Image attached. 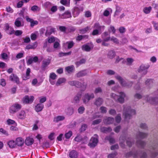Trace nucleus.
<instances>
[{
  "label": "nucleus",
  "mask_w": 158,
  "mask_h": 158,
  "mask_svg": "<svg viewBox=\"0 0 158 158\" xmlns=\"http://www.w3.org/2000/svg\"><path fill=\"white\" fill-rule=\"evenodd\" d=\"M108 35L107 32H104L102 35V38L103 39V42L102 45L104 46H108V44L106 43V42L109 41L110 40V37H108L106 38V37Z\"/></svg>",
  "instance_id": "nucleus-6"
},
{
  "label": "nucleus",
  "mask_w": 158,
  "mask_h": 158,
  "mask_svg": "<svg viewBox=\"0 0 158 158\" xmlns=\"http://www.w3.org/2000/svg\"><path fill=\"white\" fill-rule=\"evenodd\" d=\"M66 112L69 115L72 114L74 112V110L72 107H68L66 110Z\"/></svg>",
  "instance_id": "nucleus-44"
},
{
  "label": "nucleus",
  "mask_w": 158,
  "mask_h": 158,
  "mask_svg": "<svg viewBox=\"0 0 158 158\" xmlns=\"http://www.w3.org/2000/svg\"><path fill=\"white\" fill-rule=\"evenodd\" d=\"M37 46V44L36 43H34L32 45L29 44L27 45L26 48L27 49H35Z\"/></svg>",
  "instance_id": "nucleus-35"
},
{
  "label": "nucleus",
  "mask_w": 158,
  "mask_h": 158,
  "mask_svg": "<svg viewBox=\"0 0 158 158\" xmlns=\"http://www.w3.org/2000/svg\"><path fill=\"white\" fill-rule=\"evenodd\" d=\"M108 31L110 33H112L114 34L116 31V29L113 26L111 25L108 28Z\"/></svg>",
  "instance_id": "nucleus-38"
},
{
  "label": "nucleus",
  "mask_w": 158,
  "mask_h": 158,
  "mask_svg": "<svg viewBox=\"0 0 158 158\" xmlns=\"http://www.w3.org/2000/svg\"><path fill=\"white\" fill-rule=\"evenodd\" d=\"M0 84L2 87L5 86L6 85V82L5 79H1L0 80Z\"/></svg>",
  "instance_id": "nucleus-57"
},
{
  "label": "nucleus",
  "mask_w": 158,
  "mask_h": 158,
  "mask_svg": "<svg viewBox=\"0 0 158 158\" xmlns=\"http://www.w3.org/2000/svg\"><path fill=\"white\" fill-rule=\"evenodd\" d=\"M152 23L153 25L154 29L156 31H158V23L155 21H152Z\"/></svg>",
  "instance_id": "nucleus-60"
},
{
  "label": "nucleus",
  "mask_w": 158,
  "mask_h": 158,
  "mask_svg": "<svg viewBox=\"0 0 158 158\" xmlns=\"http://www.w3.org/2000/svg\"><path fill=\"white\" fill-rule=\"evenodd\" d=\"M31 10L33 11H39L40 8L37 6H34L31 7Z\"/></svg>",
  "instance_id": "nucleus-54"
},
{
  "label": "nucleus",
  "mask_w": 158,
  "mask_h": 158,
  "mask_svg": "<svg viewBox=\"0 0 158 158\" xmlns=\"http://www.w3.org/2000/svg\"><path fill=\"white\" fill-rule=\"evenodd\" d=\"M5 30L7 33L10 35L14 34L15 31L14 29L7 24L5 25Z\"/></svg>",
  "instance_id": "nucleus-14"
},
{
  "label": "nucleus",
  "mask_w": 158,
  "mask_h": 158,
  "mask_svg": "<svg viewBox=\"0 0 158 158\" xmlns=\"http://www.w3.org/2000/svg\"><path fill=\"white\" fill-rule=\"evenodd\" d=\"M85 109V108L82 106L80 107L78 110V112L80 114H82L83 113Z\"/></svg>",
  "instance_id": "nucleus-56"
},
{
  "label": "nucleus",
  "mask_w": 158,
  "mask_h": 158,
  "mask_svg": "<svg viewBox=\"0 0 158 158\" xmlns=\"http://www.w3.org/2000/svg\"><path fill=\"white\" fill-rule=\"evenodd\" d=\"M72 135V132L69 131L65 134V136L66 139H69L71 137Z\"/></svg>",
  "instance_id": "nucleus-62"
},
{
  "label": "nucleus",
  "mask_w": 158,
  "mask_h": 158,
  "mask_svg": "<svg viewBox=\"0 0 158 158\" xmlns=\"http://www.w3.org/2000/svg\"><path fill=\"white\" fill-rule=\"evenodd\" d=\"M66 44H68V48L69 49L72 48L74 44V43L73 41L68 42Z\"/></svg>",
  "instance_id": "nucleus-61"
},
{
  "label": "nucleus",
  "mask_w": 158,
  "mask_h": 158,
  "mask_svg": "<svg viewBox=\"0 0 158 158\" xmlns=\"http://www.w3.org/2000/svg\"><path fill=\"white\" fill-rule=\"evenodd\" d=\"M81 95H79V94H77L74 97L73 102L75 103H77L79 102V99L81 97Z\"/></svg>",
  "instance_id": "nucleus-43"
},
{
  "label": "nucleus",
  "mask_w": 158,
  "mask_h": 158,
  "mask_svg": "<svg viewBox=\"0 0 158 158\" xmlns=\"http://www.w3.org/2000/svg\"><path fill=\"white\" fill-rule=\"evenodd\" d=\"M117 153L114 152L109 154L108 156V158H117Z\"/></svg>",
  "instance_id": "nucleus-49"
},
{
  "label": "nucleus",
  "mask_w": 158,
  "mask_h": 158,
  "mask_svg": "<svg viewBox=\"0 0 158 158\" xmlns=\"http://www.w3.org/2000/svg\"><path fill=\"white\" fill-rule=\"evenodd\" d=\"M123 112V115L124 116L126 119H130L132 115L135 114V110L131 109L130 107H128L126 109L124 108Z\"/></svg>",
  "instance_id": "nucleus-1"
},
{
  "label": "nucleus",
  "mask_w": 158,
  "mask_h": 158,
  "mask_svg": "<svg viewBox=\"0 0 158 158\" xmlns=\"http://www.w3.org/2000/svg\"><path fill=\"white\" fill-rule=\"evenodd\" d=\"M37 36V33L35 32L34 33H32L31 35V38L32 40H36Z\"/></svg>",
  "instance_id": "nucleus-53"
},
{
  "label": "nucleus",
  "mask_w": 158,
  "mask_h": 158,
  "mask_svg": "<svg viewBox=\"0 0 158 158\" xmlns=\"http://www.w3.org/2000/svg\"><path fill=\"white\" fill-rule=\"evenodd\" d=\"M145 83L147 86L150 87L153 85L154 83V81L152 79H148L146 80Z\"/></svg>",
  "instance_id": "nucleus-25"
},
{
  "label": "nucleus",
  "mask_w": 158,
  "mask_h": 158,
  "mask_svg": "<svg viewBox=\"0 0 158 158\" xmlns=\"http://www.w3.org/2000/svg\"><path fill=\"white\" fill-rule=\"evenodd\" d=\"M9 78L10 81L15 82L17 83H18L19 82V78L16 75L14 74H11Z\"/></svg>",
  "instance_id": "nucleus-17"
},
{
  "label": "nucleus",
  "mask_w": 158,
  "mask_h": 158,
  "mask_svg": "<svg viewBox=\"0 0 158 158\" xmlns=\"http://www.w3.org/2000/svg\"><path fill=\"white\" fill-rule=\"evenodd\" d=\"M101 130L102 132H106L111 131V129L110 127H102L101 128Z\"/></svg>",
  "instance_id": "nucleus-46"
},
{
  "label": "nucleus",
  "mask_w": 158,
  "mask_h": 158,
  "mask_svg": "<svg viewBox=\"0 0 158 158\" xmlns=\"http://www.w3.org/2000/svg\"><path fill=\"white\" fill-rule=\"evenodd\" d=\"M152 10V7L151 6L144 7L143 9V12L145 14H148L150 13Z\"/></svg>",
  "instance_id": "nucleus-32"
},
{
  "label": "nucleus",
  "mask_w": 158,
  "mask_h": 158,
  "mask_svg": "<svg viewBox=\"0 0 158 158\" xmlns=\"http://www.w3.org/2000/svg\"><path fill=\"white\" fill-rule=\"evenodd\" d=\"M148 134L146 133L139 132L137 134V138L143 139L147 136Z\"/></svg>",
  "instance_id": "nucleus-24"
},
{
  "label": "nucleus",
  "mask_w": 158,
  "mask_h": 158,
  "mask_svg": "<svg viewBox=\"0 0 158 158\" xmlns=\"http://www.w3.org/2000/svg\"><path fill=\"white\" fill-rule=\"evenodd\" d=\"M17 126L15 125V126H11L10 128V131H18L19 129L16 127Z\"/></svg>",
  "instance_id": "nucleus-52"
},
{
  "label": "nucleus",
  "mask_w": 158,
  "mask_h": 158,
  "mask_svg": "<svg viewBox=\"0 0 158 158\" xmlns=\"http://www.w3.org/2000/svg\"><path fill=\"white\" fill-rule=\"evenodd\" d=\"M0 133H2L6 136L9 135L8 131L2 128H0Z\"/></svg>",
  "instance_id": "nucleus-51"
},
{
  "label": "nucleus",
  "mask_w": 158,
  "mask_h": 158,
  "mask_svg": "<svg viewBox=\"0 0 158 158\" xmlns=\"http://www.w3.org/2000/svg\"><path fill=\"white\" fill-rule=\"evenodd\" d=\"M69 84L71 85H75L76 87H79L81 86V83L78 81H72L69 82Z\"/></svg>",
  "instance_id": "nucleus-31"
},
{
  "label": "nucleus",
  "mask_w": 158,
  "mask_h": 158,
  "mask_svg": "<svg viewBox=\"0 0 158 158\" xmlns=\"http://www.w3.org/2000/svg\"><path fill=\"white\" fill-rule=\"evenodd\" d=\"M82 48L83 50L87 52L90 51L91 49V47L88 45H84L82 46Z\"/></svg>",
  "instance_id": "nucleus-40"
},
{
  "label": "nucleus",
  "mask_w": 158,
  "mask_h": 158,
  "mask_svg": "<svg viewBox=\"0 0 158 158\" xmlns=\"http://www.w3.org/2000/svg\"><path fill=\"white\" fill-rule=\"evenodd\" d=\"M145 99L148 102L152 104L158 103V98H153L152 97L149 96H147Z\"/></svg>",
  "instance_id": "nucleus-10"
},
{
  "label": "nucleus",
  "mask_w": 158,
  "mask_h": 158,
  "mask_svg": "<svg viewBox=\"0 0 158 158\" xmlns=\"http://www.w3.org/2000/svg\"><path fill=\"white\" fill-rule=\"evenodd\" d=\"M65 118V117L63 115H59L55 117L54 119V121L58 122L59 121H63Z\"/></svg>",
  "instance_id": "nucleus-26"
},
{
  "label": "nucleus",
  "mask_w": 158,
  "mask_h": 158,
  "mask_svg": "<svg viewBox=\"0 0 158 158\" xmlns=\"http://www.w3.org/2000/svg\"><path fill=\"white\" fill-rule=\"evenodd\" d=\"M60 16L61 18L66 19L71 17L72 15L70 12L67 11L64 14L60 15Z\"/></svg>",
  "instance_id": "nucleus-16"
},
{
  "label": "nucleus",
  "mask_w": 158,
  "mask_h": 158,
  "mask_svg": "<svg viewBox=\"0 0 158 158\" xmlns=\"http://www.w3.org/2000/svg\"><path fill=\"white\" fill-rule=\"evenodd\" d=\"M66 81V79L64 78H59L57 80L56 83H55V85L56 86H58L62 83H64Z\"/></svg>",
  "instance_id": "nucleus-21"
},
{
  "label": "nucleus",
  "mask_w": 158,
  "mask_h": 158,
  "mask_svg": "<svg viewBox=\"0 0 158 158\" xmlns=\"http://www.w3.org/2000/svg\"><path fill=\"white\" fill-rule=\"evenodd\" d=\"M31 73V69L28 68L27 69L26 74L23 75L22 78L23 80H26L30 78V74Z\"/></svg>",
  "instance_id": "nucleus-20"
},
{
  "label": "nucleus",
  "mask_w": 158,
  "mask_h": 158,
  "mask_svg": "<svg viewBox=\"0 0 158 158\" xmlns=\"http://www.w3.org/2000/svg\"><path fill=\"white\" fill-rule=\"evenodd\" d=\"M103 121L105 124H110L113 123L114 119L112 118L106 117L104 119Z\"/></svg>",
  "instance_id": "nucleus-18"
},
{
  "label": "nucleus",
  "mask_w": 158,
  "mask_h": 158,
  "mask_svg": "<svg viewBox=\"0 0 158 158\" xmlns=\"http://www.w3.org/2000/svg\"><path fill=\"white\" fill-rule=\"evenodd\" d=\"M98 142V136L95 135L91 138L88 145L90 147H94L97 145Z\"/></svg>",
  "instance_id": "nucleus-5"
},
{
  "label": "nucleus",
  "mask_w": 158,
  "mask_h": 158,
  "mask_svg": "<svg viewBox=\"0 0 158 158\" xmlns=\"http://www.w3.org/2000/svg\"><path fill=\"white\" fill-rule=\"evenodd\" d=\"M39 99L40 102L43 103L46 101V98L45 96H42L39 97Z\"/></svg>",
  "instance_id": "nucleus-59"
},
{
  "label": "nucleus",
  "mask_w": 158,
  "mask_h": 158,
  "mask_svg": "<svg viewBox=\"0 0 158 158\" xmlns=\"http://www.w3.org/2000/svg\"><path fill=\"white\" fill-rule=\"evenodd\" d=\"M23 19L20 17L17 18L15 22V25L17 27H19L23 26Z\"/></svg>",
  "instance_id": "nucleus-11"
},
{
  "label": "nucleus",
  "mask_w": 158,
  "mask_h": 158,
  "mask_svg": "<svg viewBox=\"0 0 158 158\" xmlns=\"http://www.w3.org/2000/svg\"><path fill=\"white\" fill-rule=\"evenodd\" d=\"M134 61V60L131 58H127L126 60V62L127 65H131Z\"/></svg>",
  "instance_id": "nucleus-45"
},
{
  "label": "nucleus",
  "mask_w": 158,
  "mask_h": 158,
  "mask_svg": "<svg viewBox=\"0 0 158 158\" xmlns=\"http://www.w3.org/2000/svg\"><path fill=\"white\" fill-rule=\"evenodd\" d=\"M60 2L63 5L68 6L69 4L70 0H61Z\"/></svg>",
  "instance_id": "nucleus-47"
},
{
  "label": "nucleus",
  "mask_w": 158,
  "mask_h": 158,
  "mask_svg": "<svg viewBox=\"0 0 158 158\" xmlns=\"http://www.w3.org/2000/svg\"><path fill=\"white\" fill-rule=\"evenodd\" d=\"M54 31V29L51 27H48L46 28V31L45 33L47 36L50 35Z\"/></svg>",
  "instance_id": "nucleus-22"
},
{
  "label": "nucleus",
  "mask_w": 158,
  "mask_h": 158,
  "mask_svg": "<svg viewBox=\"0 0 158 158\" xmlns=\"http://www.w3.org/2000/svg\"><path fill=\"white\" fill-rule=\"evenodd\" d=\"M80 13L79 10L78 8H75L73 12V16L75 17L77 16Z\"/></svg>",
  "instance_id": "nucleus-36"
},
{
  "label": "nucleus",
  "mask_w": 158,
  "mask_h": 158,
  "mask_svg": "<svg viewBox=\"0 0 158 158\" xmlns=\"http://www.w3.org/2000/svg\"><path fill=\"white\" fill-rule=\"evenodd\" d=\"M119 97L118 98V101L121 103L124 102V98L125 97V94L123 92H120L119 93Z\"/></svg>",
  "instance_id": "nucleus-19"
},
{
  "label": "nucleus",
  "mask_w": 158,
  "mask_h": 158,
  "mask_svg": "<svg viewBox=\"0 0 158 158\" xmlns=\"http://www.w3.org/2000/svg\"><path fill=\"white\" fill-rule=\"evenodd\" d=\"M23 33V32L21 30H17L14 31V33L16 36H19L21 35Z\"/></svg>",
  "instance_id": "nucleus-58"
},
{
  "label": "nucleus",
  "mask_w": 158,
  "mask_h": 158,
  "mask_svg": "<svg viewBox=\"0 0 158 158\" xmlns=\"http://www.w3.org/2000/svg\"><path fill=\"white\" fill-rule=\"evenodd\" d=\"M69 156L71 158H76L78 156V154L77 152L73 150L69 153Z\"/></svg>",
  "instance_id": "nucleus-28"
},
{
  "label": "nucleus",
  "mask_w": 158,
  "mask_h": 158,
  "mask_svg": "<svg viewBox=\"0 0 158 158\" xmlns=\"http://www.w3.org/2000/svg\"><path fill=\"white\" fill-rule=\"evenodd\" d=\"M25 18L27 22H30L31 26V27H33L38 23L37 21L33 20L32 19L29 18L28 16H26L25 17Z\"/></svg>",
  "instance_id": "nucleus-15"
},
{
  "label": "nucleus",
  "mask_w": 158,
  "mask_h": 158,
  "mask_svg": "<svg viewBox=\"0 0 158 158\" xmlns=\"http://www.w3.org/2000/svg\"><path fill=\"white\" fill-rule=\"evenodd\" d=\"M103 101L102 98H98L96 99L95 104L97 106H100L102 104Z\"/></svg>",
  "instance_id": "nucleus-39"
},
{
  "label": "nucleus",
  "mask_w": 158,
  "mask_h": 158,
  "mask_svg": "<svg viewBox=\"0 0 158 158\" xmlns=\"http://www.w3.org/2000/svg\"><path fill=\"white\" fill-rule=\"evenodd\" d=\"M94 98V95L93 94H85L83 98V101L85 103H86L90 99Z\"/></svg>",
  "instance_id": "nucleus-8"
},
{
  "label": "nucleus",
  "mask_w": 158,
  "mask_h": 158,
  "mask_svg": "<svg viewBox=\"0 0 158 158\" xmlns=\"http://www.w3.org/2000/svg\"><path fill=\"white\" fill-rule=\"evenodd\" d=\"M106 139L108 140L110 143H113L114 142V139L110 136L106 137Z\"/></svg>",
  "instance_id": "nucleus-63"
},
{
  "label": "nucleus",
  "mask_w": 158,
  "mask_h": 158,
  "mask_svg": "<svg viewBox=\"0 0 158 158\" xmlns=\"http://www.w3.org/2000/svg\"><path fill=\"white\" fill-rule=\"evenodd\" d=\"M55 135L54 133H51L48 136V139L51 140H53L54 138Z\"/></svg>",
  "instance_id": "nucleus-64"
},
{
  "label": "nucleus",
  "mask_w": 158,
  "mask_h": 158,
  "mask_svg": "<svg viewBox=\"0 0 158 158\" xmlns=\"http://www.w3.org/2000/svg\"><path fill=\"white\" fill-rule=\"evenodd\" d=\"M57 40V39L53 36H51L48 38V41L49 43H51L55 42V41Z\"/></svg>",
  "instance_id": "nucleus-42"
},
{
  "label": "nucleus",
  "mask_w": 158,
  "mask_h": 158,
  "mask_svg": "<svg viewBox=\"0 0 158 158\" xmlns=\"http://www.w3.org/2000/svg\"><path fill=\"white\" fill-rule=\"evenodd\" d=\"M115 53L112 51H109L108 54V56L110 59L113 58L115 56Z\"/></svg>",
  "instance_id": "nucleus-41"
},
{
  "label": "nucleus",
  "mask_w": 158,
  "mask_h": 158,
  "mask_svg": "<svg viewBox=\"0 0 158 158\" xmlns=\"http://www.w3.org/2000/svg\"><path fill=\"white\" fill-rule=\"evenodd\" d=\"M26 114L25 112L23 110H21L17 115L19 119L23 120L25 118Z\"/></svg>",
  "instance_id": "nucleus-13"
},
{
  "label": "nucleus",
  "mask_w": 158,
  "mask_h": 158,
  "mask_svg": "<svg viewBox=\"0 0 158 158\" xmlns=\"http://www.w3.org/2000/svg\"><path fill=\"white\" fill-rule=\"evenodd\" d=\"M7 144L10 148H14L16 147L15 141L13 140H9L7 142Z\"/></svg>",
  "instance_id": "nucleus-23"
},
{
  "label": "nucleus",
  "mask_w": 158,
  "mask_h": 158,
  "mask_svg": "<svg viewBox=\"0 0 158 158\" xmlns=\"http://www.w3.org/2000/svg\"><path fill=\"white\" fill-rule=\"evenodd\" d=\"M149 67V65L142 64L138 69V71L141 74L144 75H145L148 72L147 70Z\"/></svg>",
  "instance_id": "nucleus-3"
},
{
  "label": "nucleus",
  "mask_w": 158,
  "mask_h": 158,
  "mask_svg": "<svg viewBox=\"0 0 158 158\" xmlns=\"http://www.w3.org/2000/svg\"><path fill=\"white\" fill-rule=\"evenodd\" d=\"M44 106L42 104H38L35 107V110L36 112L41 111L44 108Z\"/></svg>",
  "instance_id": "nucleus-27"
},
{
  "label": "nucleus",
  "mask_w": 158,
  "mask_h": 158,
  "mask_svg": "<svg viewBox=\"0 0 158 158\" xmlns=\"http://www.w3.org/2000/svg\"><path fill=\"white\" fill-rule=\"evenodd\" d=\"M88 72L86 70L81 71L76 74V76L78 77H80L86 75Z\"/></svg>",
  "instance_id": "nucleus-29"
},
{
  "label": "nucleus",
  "mask_w": 158,
  "mask_h": 158,
  "mask_svg": "<svg viewBox=\"0 0 158 158\" xmlns=\"http://www.w3.org/2000/svg\"><path fill=\"white\" fill-rule=\"evenodd\" d=\"M111 41L113 42L116 44H118L119 43L118 40L116 37L114 36H112L111 38L110 37V40Z\"/></svg>",
  "instance_id": "nucleus-48"
},
{
  "label": "nucleus",
  "mask_w": 158,
  "mask_h": 158,
  "mask_svg": "<svg viewBox=\"0 0 158 158\" xmlns=\"http://www.w3.org/2000/svg\"><path fill=\"white\" fill-rule=\"evenodd\" d=\"M49 81L50 84L53 85L55 84V82L54 81L57 78V76L54 73H52L50 74L49 76Z\"/></svg>",
  "instance_id": "nucleus-9"
},
{
  "label": "nucleus",
  "mask_w": 158,
  "mask_h": 158,
  "mask_svg": "<svg viewBox=\"0 0 158 158\" xmlns=\"http://www.w3.org/2000/svg\"><path fill=\"white\" fill-rule=\"evenodd\" d=\"M74 69V66L73 65L68 66L65 68L66 71L69 73L73 72Z\"/></svg>",
  "instance_id": "nucleus-37"
},
{
  "label": "nucleus",
  "mask_w": 158,
  "mask_h": 158,
  "mask_svg": "<svg viewBox=\"0 0 158 158\" xmlns=\"http://www.w3.org/2000/svg\"><path fill=\"white\" fill-rule=\"evenodd\" d=\"M121 120V115L118 114L115 118V122L117 123H119Z\"/></svg>",
  "instance_id": "nucleus-55"
},
{
  "label": "nucleus",
  "mask_w": 158,
  "mask_h": 158,
  "mask_svg": "<svg viewBox=\"0 0 158 158\" xmlns=\"http://www.w3.org/2000/svg\"><path fill=\"white\" fill-rule=\"evenodd\" d=\"M6 124L9 125L15 124L16 126H17V124L15 121L10 118L8 119L6 121Z\"/></svg>",
  "instance_id": "nucleus-33"
},
{
  "label": "nucleus",
  "mask_w": 158,
  "mask_h": 158,
  "mask_svg": "<svg viewBox=\"0 0 158 158\" xmlns=\"http://www.w3.org/2000/svg\"><path fill=\"white\" fill-rule=\"evenodd\" d=\"M25 142L26 145L28 146L30 145L33 144V139L31 138L27 137L26 138Z\"/></svg>",
  "instance_id": "nucleus-30"
},
{
  "label": "nucleus",
  "mask_w": 158,
  "mask_h": 158,
  "mask_svg": "<svg viewBox=\"0 0 158 158\" xmlns=\"http://www.w3.org/2000/svg\"><path fill=\"white\" fill-rule=\"evenodd\" d=\"M27 10L25 8H23L21 10L20 13H19V15L20 16H21L24 17V14H27V12L26 11V10Z\"/></svg>",
  "instance_id": "nucleus-50"
},
{
  "label": "nucleus",
  "mask_w": 158,
  "mask_h": 158,
  "mask_svg": "<svg viewBox=\"0 0 158 158\" xmlns=\"http://www.w3.org/2000/svg\"><path fill=\"white\" fill-rule=\"evenodd\" d=\"M34 99V97L33 96H25L22 99V102L25 104H27L32 103Z\"/></svg>",
  "instance_id": "nucleus-4"
},
{
  "label": "nucleus",
  "mask_w": 158,
  "mask_h": 158,
  "mask_svg": "<svg viewBox=\"0 0 158 158\" xmlns=\"http://www.w3.org/2000/svg\"><path fill=\"white\" fill-rule=\"evenodd\" d=\"M22 106L21 104L18 103H15L9 108V112L11 114H14L20 110Z\"/></svg>",
  "instance_id": "nucleus-2"
},
{
  "label": "nucleus",
  "mask_w": 158,
  "mask_h": 158,
  "mask_svg": "<svg viewBox=\"0 0 158 158\" xmlns=\"http://www.w3.org/2000/svg\"><path fill=\"white\" fill-rule=\"evenodd\" d=\"M50 60L48 59L44 60L43 61L42 66L43 67H45L47 66L50 62Z\"/></svg>",
  "instance_id": "nucleus-34"
},
{
  "label": "nucleus",
  "mask_w": 158,
  "mask_h": 158,
  "mask_svg": "<svg viewBox=\"0 0 158 158\" xmlns=\"http://www.w3.org/2000/svg\"><path fill=\"white\" fill-rule=\"evenodd\" d=\"M15 141L16 146H17L19 147L22 146L24 143V139L21 137L17 138L16 139Z\"/></svg>",
  "instance_id": "nucleus-12"
},
{
  "label": "nucleus",
  "mask_w": 158,
  "mask_h": 158,
  "mask_svg": "<svg viewBox=\"0 0 158 158\" xmlns=\"http://www.w3.org/2000/svg\"><path fill=\"white\" fill-rule=\"evenodd\" d=\"M115 78L119 82L121 85L123 87L129 86V85L127 84L126 81L123 79L121 76L119 75H116L115 76Z\"/></svg>",
  "instance_id": "nucleus-7"
}]
</instances>
